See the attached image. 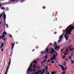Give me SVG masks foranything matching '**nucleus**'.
<instances>
[{
    "instance_id": "nucleus-1",
    "label": "nucleus",
    "mask_w": 74,
    "mask_h": 74,
    "mask_svg": "<svg viewBox=\"0 0 74 74\" xmlns=\"http://www.w3.org/2000/svg\"><path fill=\"white\" fill-rule=\"evenodd\" d=\"M72 25L73 24L70 25L68 27L66 28V29H65L64 32V33H66V34H65L64 36V38H65V37H66L67 36V35L70 36L69 34H71V32H72L73 30V29H74V27L71 25Z\"/></svg>"
},
{
    "instance_id": "nucleus-2",
    "label": "nucleus",
    "mask_w": 74,
    "mask_h": 74,
    "mask_svg": "<svg viewBox=\"0 0 74 74\" xmlns=\"http://www.w3.org/2000/svg\"><path fill=\"white\" fill-rule=\"evenodd\" d=\"M35 63V64H36L37 63V61H36V60H34L33 61V62H31V63L30 66L29 67L27 70V74H29V71H30L31 72H32L33 71V69H32V67H33V63Z\"/></svg>"
},
{
    "instance_id": "nucleus-3",
    "label": "nucleus",
    "mask_w": 74,
    "mask_h": 74,
    "mask_svg": "<svg viewBox=\"0 0 74 74\" xmlns=\"http://www.w3.org/2000/svg\"><path fill=\"white\" fill-rule=\"evenodd\" d=\"M50 49H51L50 51H51L49 53V54H51V55H53V54L54 53H55V52H54V51H55V50L54 49H53V48H51Z\"/></svg>"
},
{
    "instance_id": "nucleus-4",
    "label": "nucleus",
    "mask_w": 74,
    "mask_h": 74,
    "mask_svg": "<svg viewBox=\"0 0 74 74\" xmlns=\"http://www.w3.org/2000/svg\"><path fill=\"white\" fill-rule=\"evenodd\" d=\"M10 68V66H8V67H7V68L6 69V70L5 71V74H7V73H8V69H9V68Z\"/></svg>"
},
{
    "instance_id": "nucleus-5",
    "label": "nucleus",
    "mask_w": 74,
    "mask_h": 74,
    "mask_svg": "<svg viewBox=\"0 0 74 74\" xmlns=\"http://www.w3.org/2000/svg\"><path fill=\"white\" fill-rule=\"evenodd\" d=\"M65 34V33H64V32L62 34V35H61L59 38V39L60 40H62V38L63 37V35H64Z\"/></svg>"
},
{
    "instance_id": "nucleus-6",
    "label": "nucleus",
    "mask_w": 74,
    "mask_h": 74,
    "mask_svg": "<svg viewBox=\"0 0 74 74\" xmlns=\"http://www.w3.org/2000/svg\"><path fill=\"white\" fill-rule=\"evenodd\" d=\"M53 60H56V55L55 54H54L53 55Z\"/></svg>"
},
{
    "instance_id": "nucleus-7",
    "label": "nucleus",
    "mask_w": 74,
    "mask_h": 74,
    "mask_svg": "<svg viewBox=\"0 0 74 74\" xmlns=\"http://www.w3.org/2000/svg\"><path fill=\"white\" fill-rule=\"evenodd\" d=\"M67 36H66L65 38V39L66 40H67L68 39H69V37H70V35H67Z\"/></svg>"
},
{
    "instance_id": "nucleus-8",
    "label": "nucleus",
    "mask_w": 74,
    "mask_h": 74,
    "mask_svg": "<svg viewBox=\"0 0 74 74\" xmlns=\"http://www.w3.org/2000/svg\"><path fill=\"white\" fill-rule=\"evenodd\" d=\"M3 19H4L5 21V19H6V15H5V14H4V15H3Z\"/></svg>"
},
{
    "instance_id": "nucleus-9",
    "label": "nucleus",
    "mask_w": 74,
    "mask_h": 74,
    "mask_svg": "<svg viewBox=\"0 0 74 74\" xmlns=\"http://www.w3.org/2000/svg\"><path fill=\"white\" fill-rule=\"evenodd\" d=\"M46 52V53H48L49 52V50L48 48H46L45 49Z\"/></svg>"
},
{
    "instance_id": "nucleus-10",
    "label": "nucleus",
    "mask_w": 74,
    "mask_h": 74,
    "mask_svg": "<svg viewBox=\"0 0 74 74\" xmlns=\"http://www.w3.org/2000/svg\"><path fill=\"white\" fill-rule=\"evenodd\" d=\"M69 51H71V52L72 51H74V49L72 48H71L70 49H69Z\"/></svg>"
},
{
    "instance_id": "nucleus-11",
    "label": "nucleus",
    "mask_w": 74,
    "mask_h": 74,
    "mask_svg": "<svg viewBox=\"0 0 74 74\" xmlns=\"http://www.w3.org/2000/svg\"><path fill=\"white\" fill-rule=\"evenodd\" d=\"M36 68V64H34L33 66V69H35Z\"/></svg>"
},
{
    "instance_id": "nucleus-12",
    "label": "nucleus",
    "mask_w": 74,
    "mask_h": 74,
    "mask_svg": "<svg viewBox=\"0 0 74 74\" xmlns=\"http://www.w3.org/2000/svg\"><path fill=\"white\" fill-rule=\"evenodd\" d=\"M45 69H44L42 71V73L43 74H44L45 73Z\"/></svg>"
},
{
    "instance_id": "nucleus-13",
    "label": "nucleus",
    "mask_w": 74,
    "mask_h": 74,
    "mask_svg": "<svg viewBox=\"0 0 74 74\" xmlns=\"http://www.w3.org/2000/svg\"><path fill=\"white\" fill-rule=\"evenodd\" d=\"M3 34H4V35H7V33H6V32L5 31L3 32Z\"/></svg>"
},
{
    "instance_id": "nucleus-14",
    "label": "nucleus",
    "mask_w": 74,
    "mask_h": 74,
    "mask_svg": "<svg viewBox=\"0 0 74 74\" xmlns=\"http://www.w3.org/2000/svg\"><path fill=\"white\" fill-rule=\"evenodd\" d=\"M49 66H46L45 68L46 69V70L47 71H48V67Z\"/></svg>"
},
{
    "instance_id": "nucleus-15",
    "label": "nucleus",
    "mask_w": 74,
    "mask_h": 74,
    "mask_svg": "<svg viewBox=\"0 0 74 74\" xmlns=\"http://www.w3.org/2000/svg\"><path fill=\"white\" fill-rule=\"evenodd\" d=\"M3 13H1L0 15V19L1 18V16H3Z\"/></svg>"
},
{
    "instance_id": "nucleus-16",
    "label": "nucleus",
    "mask_w": 74,
    "mask_h": 74,
    "mask_svg": "<svg viewBox=\"0 0 74 74\" xmlns=\"http://www.w3.org/2000/svg\"><path fill=\"white\" fill-rule=\"evenodd\" d=\"M58 46L56 45L55 48V49L56 50V49H58Z\"/></svg>"
},
{
    "instance_id": "nucleus-17",
    "label": "nucleus",
    "mask_w": 74,
    "mask_h": 74,
    "mask_svg": "<svg viewBox=\"0 0 74 74\" xmlns=\"http://www.w3.org/2000/svg\"><path fill=\"white\" fill-rule=\"evenodd\" d=\"M51 74H56V72H51Z\"/></svg>"
},
{
    "instance_id": "nucleus-18",
    "label": "nucleus",
    "mask_w": 74,
    "mask_h": 74,
    "mask_svg": "<svg viewBox=\"0 0 74 74\" xmlns=\"http://www.w3.org/2000/svg\"><path fill=\"white\" fill-rule=\"evenodd\" d=\"M1 9L2 10H4L5 9V8L2 7L1 8Z\"/></svg>"
},
{
    "instance_id": "nucleus-19",
    "label": "nucleus",
    "mask_w": 74,
    "mask_h": 74,
    "mask_svg": "<svg viewBox=\"0 0 74 74\" xmlns=\"http://www.w3.org/2000/svg\"><path fill=\"white\" fill-rule=\"evenodd\" d=\"M11 59H10V60H9V62L8 63V66H9V65H10V63H11Z\"/></svg>"
},
{
    "instance_id": "nucleus-20",
    "label": "nucleus",
    "mask_w": 74,
    "mask_h": 74,
    "mask_svg": "<svg viewBox=\"0 0 74 74\" xmlns=\"http://www.w3.org/2000/svg\"><path fill=\"white\" fill-rule=\"evenodd\" d=\"M65 52H69V49H66Z\"/></svg>"
},
{
    "instance_id": "nucleus-21",
    "label": "nucleus",
    "mask_w": 74,
    "mask_h": 74,
    "mask_svg": "<svg viewBox=\"0 0 74 74\" xmlns=\"http://www.w3.org/2000/svg\"><path fill=\"white\" fill-rule=\"evenodd\" d=\"M60 46H59L58 48V49H57V51H58V50H59V49H60Z\"/></svg>"
},
{
    "instance_id": "nucleus-22",
    "label": "nucleus",
    "mask_w": 74,
    "mask_h": 74,
    "mask_svg": "<svg viewBox=\"0 0 74 74\" xmlns=\"http://www.w3.org/2000/svg\"><path fill=\"white\" fill-rule=\"evenodd\" d=\"M1 46H2V47H4V42H3L1 45Z\"/></svg>"
},
{
    "instance_id": "nucleus-23",
    "label": "nucleus",
    "mask_w": 74,
    "mask_h": 74,
    "mask_svg": "<svg viewBox=\"0 0 74 74\" xmlns=\"http://www.w3.org/2000/svg\"><path fill=\"white\" fill-rule=\"evenodd\" d=\"M47 58H48L47 57V55H46L45 57V58L46 59H47Z\"/></svg>"
},
{
    "instance_id": "nucleus-24",
    "label": "nucleus",
    "mask_w": 74,
    "mask_h": 74,
    "mask_svg": "<svg viewBox=\"0 0 74 74\" xmlns=\"http://www.w3.org/2000/svg\"><path fill=\"white\" fill-rule=\"evenodd\" d=\"M12 45L13 47H14V44L13 43H12Z\"/></svg>"
},
{
    "instance_id": "nucleus-25",
    "label": "nucleus",
    "mask_w": 74,
    "mask_h": 74,
    "mask_svg": "<svg viewBox=\"0 0 74 74\" xmlns=\"http://www.w3.org/2000/svg\"><path fill=\"white\" fill-rule=\"evenodd\" d=\"M64 65L65 66H66V63L65 62H64Z\"/></svg>"
},
{
    "instance_id": "nucleus-26",
    "label": "nucleus",
    "mask_w": 74,
    "mask_h": 74,
    "mask_svg": "<svg viewBox=\"0 0 74 74\" xmlns=\"http://www.w3.org/2000/svg\"><path fill=\"white\" fill-rule=\"evenodd\" d=\"M38 72L39 73H41V72H42V71L41 70H39L38 71Z\"/></svg>"
},
{
    "instance_id": "nucleus-27",
    "label": "nucleus",
    "mask_w": 74,
    "mask_h": 74,
    "mask_svg": "<svg viewBox=\"0 0 74 74\" xmlns=\"http://www.w3.org/2000/svg\"><path fill=\"white\" fill-rule=\"evenodd\" d=\"M71 62H72V64H73L74 63V61H72V60H71Z\"/></svg>"
},
{
    "instance_id": "nucleus-28",
    "label": "nucleus",
    "mask_w": 74,
    "mask_h": 74,
    "mask_svg": "<svg viewBox=\"0 0 74 74\" xmlns=\"http://www.w3.org/2000/svg\"><path fill=\"white\" fill-rule=\"evenodd\" d=\"M6 26L7 27V28H8V24H6Z\"/></svg>"
},
{
    "instance_id": "nucleus-29",
    "label": "nucleus",
    "mask_w": 74,
    "mask_h": 74,
    "mask_svg": "<svg viewBox=\"0 0 74 74\" xmlns=\"http://www.w3.org/2000/svg\"><path fill=\"white\" fill-rule=\"evenodd\" d=\"M2 38H3V37L2 36H0V40H1V39H2Z\"/></svg>"
},
{
    "instance_id": "nucleus-30",
    "label": "nucleus",
    "mask_w": 74,
    "mask_h": 74,
    "mask_svg": "<svg viewBox=\"0 0 74 74\" xmlns=\"http://www.w3.org/2000/svg\"><path fill=\"white\" fill-rule=\"evenodd\" d=\"M49 45H50V46H52V43H50Z\"/></svg>"
},
{
    "instance_id": "nucleus-31",
    "label": "nucleus",
    "mask_w": 74,
    "mask_h": 74,
    "mask_svg": "<svg viewBox=\"0 0 74 74\" xmlns=\"http://www.w3.org/2000/svg\"><path fill=\"white\" fill-rule=\"evenodd\" d=\"M36 70L35 69H33V72H34V73H36Z\"/></svg>"
},
{
    "instance_id": "nucleus-32",
    "label": "nucleus",
    "mask_w": 74,
    "mask_h": 74,
    "mask_svg": "<svg viewBox=\"0 0 74 74\" xmlns=\"http://www.w3.org/2000/svg\"><path fill=\"white\" fill-rule=\"evenodd\" d=\"M61 40H61V39L59 40L58 41V43H59V42H60V41H61Z\"/></svg>"
},
{
    "instance_id": "nucleus-33",
    "label": "nucleus",
    "mask_w": 74,
    "mask_h": 74,
    "mask_svg": "<svg viewBox=\"0 0 74 74\" xmlns=\"http://www.w3.org/2000/svg\"><path fill=\"white\" fill-rule=\"evenodd\" d=\"M40 53L41 54H43V53H44V51H42Z\"/></svg>"
},
{
    "instance_id": "nucleus-34",
    "label": "nucleus",
    "mask_w": 74,
    "mask_h": 74,
    "mask_svg": "<svg viewBox=\"0 0 74 74\" xmlns=\"http://www.w3.org/2000/svg\"><path fill=\"white\" fill-rule=\"evenodd\" d=\"M5 37V36H4V35H3L2 36L3 39V38H4Z\"/></svg>"
},
{
    "instance_id": "nucleus-35",
    "label": "nucleus",
    "mask_w": 74,
    "mask_h": 74,
    "mask_svg": "<svg viewBox=\"0 0 74 74\" xmlns=\"http://www.w3.org/2000/svg\"><path fill=\"white\" fill-rule=\"evenodd\" d=\"M43 9H45V6H43L42 7Z\"/></svg>"
},
{
    "instance_id": "nucleus-36",
    "label": "nucleus",
    "mask_w": 74,
    "mask_h": 74,
    "mask_svg": "<svg viewBox=\"0 0 74 74\" xmlns=\"http://www.w3.org/2000/svg\"><path fill=\"white\" fill-rule=\"evenodd\" d=\"M51 63H55V62H54V61H51Z\"/></svg>"
},
{
    "instance_id": "nucleus-37",
    "label": "nucleus",
    "mask_w": 74,
    "mask_h": 74,
    "mask_svg": "<svg viewBox=\"0 0 74 74\" xmlns=\"http://www.w3.org/2000/svg\"><path fill=\"white\" fill-rule=\"evenodd\" d=\"M65 57H66V56H64L62 58V59H64V58H65Z\"/></svg>"
},
{
    "instance_id": "nucleus-38",
    "label": "nucleus",
    "mask_w": 74,
    "mask_h": 74,
    "mask_svg": "<svg viewBox=\"0 0 74 74\" xmlns=\"http://www.w3.org/2000/svg\"><path fill=\"white\" fill-rule=\"evenodd\" d=\"M38 67V66H37V69H40L41 68V66H40L39 68Z\"/></svg>"
},
{
    "instance_id": "nucleus-39",
    "label": "nucleus",
    "mask_w": 74,
    "mask_h": 74,
    "mask_svg": "<svg viewBox=\"0 0 74 74\" xmlns=\"http://www.w3.org/2000/svg\"><path fill=\"white\" fill-rule=\"evenodd\" d=\"M62 70H63V71H64V68H62Z\"/></svg>"
},
{
    "instance_id": "nucleus-40",
    "label": "nucleus",
    "mask_w": 74,
    "mask_h": 74,
    "mask_svg": "<svg viewBox=\"0 0 74 74\" xmlns=\"http://www.w3.org/2000/svg\"><path fill=\"white\" fill-rule=\"evenodd\" d=\"M9 36L10 37H12V36L11 35H10Z\"/></svg>"
},
{
    "instance_id": "nucleus-41",
    "label": "nucleus",
    "mask_w": 74,
    "mask_h": 74,
    "mask_svg": "<svg viewBox=\"0 0 74 74\" xmlns=\"http://www.w3.org/2000/svg\"><path fill=\"white\" fill-rule=\"evenodd\" d=\"M71 47H70V46L68 48V49H70V48H71Z\"/></svg>"
},
{
    "instance_id": "nucleus-42",
    "label": "nucleus",
    "mask_w": 74,
    "mask_h": 74,
    "mask_svg": "<svg viewBox=\"0 0 74 74\" xmlns=\"http://www.w3.org/2000/svg\"><path fill=\"white\" fill-rule=\"evenodd\" d=\"M54 44H55V45H56V42H54Z\"/></svg>"
},
{
    "instance_id": "nucleus-43",
    "label": "nucleus",
    "mask_w": 74,
    "mask_h": 74,
    "mask_svg": "<svg viewBox=\"0 0 74 74\" xmlns=\"http://www.w3.org/2000/svg\"><path fill=\"white\" fill-rule=\"evenodd\" d=\"M67 54V53H64V55H66Z\"/></svg>"
},
{
    "instance_id": "nucleus-44",
    "label": "nucleus",
    "mask_w": 74,
    "mask_h": 74,
    "mask_svg": "<svg viewBox=\"0 0 74 74\" xmlns=\"http://www.w3.org/2000/svg\"><path fill=\"white\" fill-rule=\"evenodd\" d=\"M1 50L2 51V52H3V50H4V49H3V48H2L1 49Z\"/></svg>"
},
{
    "instance_id": "nucleus-45",
    "label": "nucleus",
    "mask_w": 74,
    "mask_h": 74,
    "mask_svg": "<svg viewBox=\"0 0 74 74\" xmlns=\"http://www.w3.org/2000/svg\"><path fill=\"white\" fill-rule=\"evenodd\" d=\"M71 58H72L71 56H69V59H71Z\"/></svg>"
},
{
    "instance_id": "nucleus-46",
    "label": "nucleus",
    "mask_w": 74,
    "mask_h": 74,
    "mask_svg": "<svg viewBox=\"0 0 74 74\" xmlns=\"http://www.w3.org/2000/svg\"><path fill=\"white\" fill-rule=\"evenodd\" d=\"M13 48H14V47H13V48L11 47V51H12V50H13Z\"/></svg>"
},
{
    "instance_id": "nucleus-47",
    "label": "nucleus",
    "mask_w": 74,
    "mask_h": 74,
    "mask_svg": "<svg viewBox=\"0 0 74 74\" xmlns=\"http://www.w3.org/2000/svg\"><path fill=\"white\" fill-rule=\"evenodd\" d=\"M49 61H50V59L47 62L49 63Z\"/></svg>"
},
{
    "instance_id": "nucleus-48",
    "label": "nucleus",
    "mask_w": 74,
    "mask_h": 74,
    "mask_svg": "<svg viewBox=\"0 0 74 74\" xmlns=\"http://www.w3.org/2000/svg\"><path fill=\"white\" fill-rule=\"evenodd\" d=\"M46 62V60L45 59V60H44L43 61V62Z\"/></svg>"
},
{
    "instance_id": "nucleus-49",
    "label": "nucleus",
    "mask_w": 74,
    "mask_h": 74,
    "mask_svg": "<svg viewBox=\"0 0 74 74\" xmlns=\"http://www.w3.org/2000/svg\"><path fill=\"white\" fill-rule=\"evenodd\" d=\"M14 1H15V0H12V2H14Z\"/></svg>"
},
{
    "instance_id": "nucleus-50",
    "label": "nucleus",
    "mask_w": 74,
    "mask_h": 74,
    "mask_svg": "<svg viewBox=\"0 0 74 74\" xmlns=\"http://www.w3.org/2000/svg\"><path fill=\"white\" fill-rule=\"evenodd\" d=\"M66 69H67V67L64 68V70H65Z\"/></svg>"
},
{
    "instance_id": "nucleus-51",
    "label": "nucleus",
    "mask_w": 74,
    "mask_h": 74,
    "mask_svg": "<svg viewBox=\"0 0 74 74\" xmlns=\"http://www.w3.org/2000/svg\"><path fill=\"white\" fill-rule=\"evenodd\" d=\"M3 47V46H1V47H0V48H2Z\"/></svg>"
},
{
    "instance_id": "nucleus-52",
    "label": "nucleus",
    "mask_w": 74,
    "mask_h": 74,
    "mask_svg": "<svg viewBox=\"0 0 74 74\" xmlns=\"http://www.w3.org/2000/svg\"><path fill=\"white\" fill-rule=\"evenodd\" d=\"M35 74H39V73L37 72V73H35Z\"/></svg>"
},
{
    "instance_id": "nucleus-53",
    "label": "nucleus",
    "mask_w": 74,
    "mask_h": 74,
    "mask_svg": "<svg viewBox=\"0 0 74 74\" xmlns=\"http://www.w3.org/2000/svg\"><path fill=\"white\" fill-rule=\"evenodd\" d=\"M63 49L61 50V52H63Z\"/></svg>"
},
{
    "instance_id": "nucleus-54",
    "label": "nucleus",
    "mask_w": 74,
    "mask_h": 74,
    "mask_svg": "<svg viewBox=\"0 0 74 74\" xmlns=\"http://www.w3.org/2000/svg\"><path fill=\"white\" fill-rule=\"evenodd\" d=\"M6 40V38H5L4 39V41H5Z\"/></svg>"
},
{
    "instance_id": "nucleus-55",
    "label": "nucleus",
    "mask_w": 74,
    "mask_h": 74,
    "mask_svg": "<svg viewBox=\"0 0 74 74\" xmlns=\"http://www.w3.org/2000/svg\"><path fill=\"white\" fill-rule=\"evenodd\" d=\"M61 67H62V68H64V67H63V66H62L61 65Z\"/></svg>"
},
{
    "instance_id": "nucleus-56",
    "label": "nucleus",
    "mask_w": 74,
    "mask_h": 74,
    "mask_svg": "<svg viewBox=\"0 0 74 74\" xmlns=\"http://www.w3.org/2000/svg\"><path fill=\"white\" fill-rule=\"evenodd\" d=\"M65 73H66V72H64L62 73V74H65Z\"/></svg>"
},
{
    "instance_id": "nucleus-57",
    "label": "nucleus",
    "mask_w": 74,
    "mask_h": 74,
    "mask_svg": "<svg viewBox=\"0 0 74 74\" xmlns=\"http://www.w3.org/2000/svg\"><path fill=\"white\" fill-rule=\"evenodd\" d=\"M56 56H58V54L57 53H56Z\"/></svg>"
},
{
    "instance_id": "nucleus-58",
    "label": "nucleus",
    "mask_w": 74,
    "mask_h": 74,
    "mask_svg": "<svg viewBox=\"0 0 74 74\" xmlns=\"http://www.w3.org/2000/svg\"><path fill=\"white\" fill-rule=\"evenodd\" d=\"M73 53H72L71 54V56H73Z\"/></svg>"
},
{
    "instance_id": "nucleus-59",
    "label": "nucleus",
    "mask_w": 74,
    "mask_h": 74,
    "mask_svg": "<svg viewBox=\"0 0 74 74\" xmlns=\"http://www.w3.org/2000/svg\"><path fill=\"white\" fill-rule=\"evenodd\" d=\"M4 0H0V1H3Z\"/></svg>"
},
{
    "instance_id": "nucleus-60",
    "label": "nucleus",
    "mask_w": 74,
    "mask_h": 74,
    "mask_svg": "<svg viewBox=\"0 0 74 74\" xmlns=\"http://www.w3.org/2000/svg\"><path fill=\"white\" fill-rule=\"evenodd\" d=\"M49 47V45H48L47 47L46 48H47V49H48Z\"/></svg>"
},
{
    "instance_id": "nucleus-61",
    "label": "nucleus",
    "mask_w": 74,
    "mask_h": 74,
    "mask_svg": "<svg viewBox=\"0 0 74 74\" xmlns=\"http://www.w3.org/2000/svg\"><path fill=\"white\" fill-rule=\"evenodd\" d=\"M58 66H60V67H61V65H60V64L58 65Z\"/></svg>"
},
{
    "instance_id": "nucleus-62",
    "label": "nucleus",
    "mask_w": 74,
    "mask_h": 74,
    "mask_svg": "<svg viewBox=\"0 0 74 74\" xmlns=\"http://www.w3.org/2000/svg\"><path fill=\"white\" fill-rule=\"evenodd\" d=\"M53 60V58L52 59H51V60Z\"/></svg>"
},
{
    "instance_id": "nucleus-63",
    "label": "nucleus",
    "mask_w": 74,
    "mask_h": 74,
    "mask_svg": "<svg viewBox=\"0 0 74 74\" xmlns=\"http://www.w3.org/2000/svg\"><path fill=\"white\" fill-rule=\"evenodd\" d=\"M1 5H2V4H0V8L1 7Z\"/></svg>"
},
{
    "instance_id": "nucleus-64",
    "label": "nucleus",
    "mask_w": 74,
    "mask_h": 74,
    "mask_svg": "<svg viewBox=\"0 0 74 74\" xmlns=\"http://www.w3.org/2000/svg\"><path fill=\"white\" fill-rule=\"evenodd\" d=\"M12 0H10V1H9V2H12Z\"/></svg>"
}]
</instances>
